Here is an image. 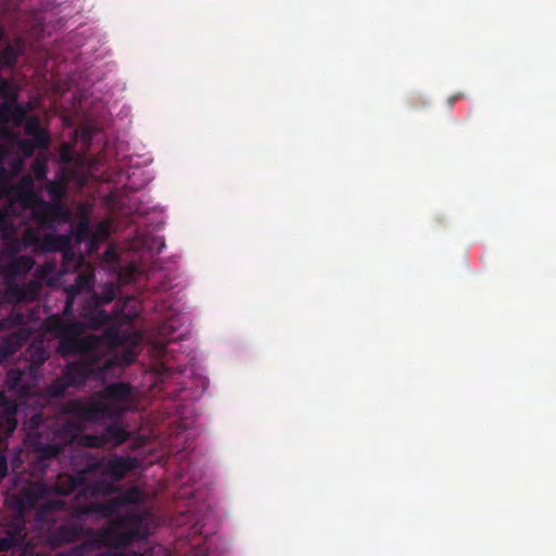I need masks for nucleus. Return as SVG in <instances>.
Segmentation results:
<instances>
[{
    "label": "nucleus",
    "instance_id": "1",
    "mask_svg": "<svg viewBox=\"0 0 556 556\" xmlns=\"http://www.w3.org/2000/svg\"><path fill=\"white\" fill-rule=\"evenodd\" d=\"M56 329L58 353L63 357L79 356V359L67 363L62 371L72 388L85 386L89 378H102L112 369L113 363L103 358V343L119 342L117 328L110 327L102 336L88 334L86 338H79L80 324H59Z\"/></svg>",
    "mask_w": 556,
    "mask_h": 556
},
{
    "label": "nucleus",
    "instance_id": "2",
    "mask_svg": "<svg viewBox=\"0 0 556 556\" xmlns=\"http://www.w3.org/2000/svg\"><path fill=\"white\" fill-rule=\"evenodd\" d=\"M53 493L51 488L41 482H28L16 493L7 497V503L15 513V518L3 525L0 535V552H9L13 547L22 546L26 536L24 516L36 509V518L46 521L50 515L62 511L66 502L61 498H49Z\"/></svg>",
    "mask_w": 556,
    "mask_h": 556
},
{
    "label": "nucleus",
    "instance_id": "3",
    "mask_svg": "<svg viewBox=\"0 0 556 556\" xmlns=\"http://www.w3.org/2000/svg\"><path fill=\"white\" fill-rule=\"evenodd\" d=\"M79 426L75 421H65L58 427H51L45 422L41 414H35L28 420V432L25 444L29 451L28 466L31 475L42 476L64 450V444L56 442L63 439L72 442L76 439Z\"/></svg>",
    "mask_w": 556,
    "mask_h": 556
},
{
    "label": "nucleus",
    "instance_id": "4",
    "mask_svg": "<svg viewBox=\"0 0 556 556\" xmlns=\"http://www.w3.org/2000/svg\"><path fill=\"white\" fill-rule=\"evenodd\" d=\"M149 530L141 515L131 513L111 520L106 528L97 531L93 538L60 552L54 556H128L123 552L101 553L103 546L126 547L134 542L146 541Z\"/></svg>",
    "mask_w": 556,
    "mask_h": 556
},
{
    "label": "nucleus",
    "instance_id": "5",
    "mask_svg": "<svg viewBox=\"0 0 556 556\" xmlns=\"http://www.w3.org/2000/svg\"><path fill=\"white\" fill-rule=\"evenodd\" d=\"M138 466V459L130 456L114 455L110 459H98L88 464L85 468L75 473H60L55 482L51 485L54 494L66 496L76 491V489L86 482L88 475L100 470L103 475L110 477L113 481H122L130 471Z\"/></svg>",
    "mask_w": 556,
    "mask_h": 556
},
{
    "label": "nucleus",
    "instance_id": "6",
    "mask_svg": "<svg viewBox=\"0 0 556 556\" xmlns=\"http://www.w3.org/2000/svg\"><path fill=\"white\" fill-rule=\"evenodd\" d=\"M64 413L77 422H97L103 419L122 417V412L113 404L100 401L94 394L86 400L73 399L64 404Z\"/></svg>",
    "mask_w": 556,
    "mask_h": 556
},
{
    "label": "nucleus",
    "instance_id": "7",
    "mask_svg": "<svg viewBox=\"0 0 556 556\" xmlns=\"http://www.w3.org/2000/svg\"><path fill=\"white\" fill-rule=\"evenodd\" d=\"M139 500V491L135 488L125 493L105 502H89L86 505L75 507L73 517L80 519L88 516H100L109 518L117 514L123 507L137 503Z\"/></svg>",
    "mask_w": 556,
    "mask_h": 556
},
{
    "label": "nucleus",
    "instance_id": "8",
    "mask_svg": "<svg viewBox=\"0 0 556 556\" xmlns=\"http://www.w3.org/2000/svg\"><path fill=\"white\" fill-rule=\"evenodd\" d=\"M81 317L84 320H75V319H63L59 316H51L49 318L48 323V331L53 336L58 337V325L59 324H65V325H72V324H80L83 327V331L79 333V338H84V333L90 329V330H99L104 325H106L111 317L110 315L100 306H93L90 309L85 311L81 314ZM87 336H85L86 338Z\"/></svg>",
    "mask_w": 556,
    "mask_h": 556
},
{
    "label": "nucleus",
    "instance_id": "9",
    "mask_svg": "<svg viewBox=\"0 0 556 556\" xmlns=\"http://www.w3.org/2000/svg\"><path fill=\"white\" fill-rule=\"evenodd\" d=\"M31 218L41 228H52L56 223L65 222L67 213L60 202H47L41 199L31 211Z\"/></svg>",
    "mask_w": 556,
    "mask_h": 556
},
{
    "label": "nucleus",
    "instance_id": "10",
    "mask_svg": "<svg viewBox=\"0 0 556 556\" xmlns=\"http://www.w3.org/2000/svg\"><path fill=\"white\" fill-rule=\"evenodd\" d=\"M132 394V387L127 382H113L96 392L100 401L113 404L124 414L123 404L127 403Z\"/></svg>",
    "mask_w": 556,
    "mask_h": 556
},
{
    "label": "nucleus",
    "instance_id": "11",
    "mask_svg": "<svg viewBox=\"0 0 556 556\" xmlns=\"http://www.w3.org/2000/svg\"><path fill=\"white\" fill-rule=\"evenodd\" d=\"M17 403L0 392V438L11 435L17 426Z\"/></svg>",
    "mask_w": 556,
    "mask_h": 556
},
{
    "label": "nucleus",
    "instance_id": "12",
    "mask_svg": "<svg viewBox=\"0 0 556 556\" xmlns=\"http://www.w3.org/2000/svg\"><path fill=\"white\" fill-rule=\"evenodd\" d=\"M83 532V527L71 522H65L47 533V543L51 547H60L62 545L75 542L81 536Z\"/></svg>",
    "mask_w": 556,
    "mask_h": 556
},
{
    "label": "nucleus",
    "instance_id": "13",
    "mask_svg": "<svg viewBox=\"0 0 556 556\" xmlns=\"http://www.w3.org/2000/svg\"><path fill=\"white\" fill-rule=\"evenodd\" d=\"M33 334L31 329L22 327L8 336L1 338L0 341V364L5 362L9 357L14 355L23 344Z\"/></svg>",
    "mask_w": 556,
    "mask_h": 556
},
{
    "label": "nucleus",
    "instance_id": "14",
    "mask_svg": "<svg viewBox=\"0 0 556 556\" xmlns=\"http://www.w3.org/2000/svg\"><path fill=\"white\" fill-rule=\"evenodd\" d=\"M76 490H78L77 494L75 495V504L73 505L71 509V514L73 515V511L75 507L80 506L79 503L80 500H88V498H96L100 495L106 496L112 494L115 489L113 484L106 480H98L88 483L87 481L79 485Z\"/></svg>",
    "mask_w": 556,
    "mask_h": 556
},
{
    "label": "nucleus",
    "instance_id": "15",
    "mask_svg": "<svg viewBox=\"0 0 556 556\" xmlns=\"http://www.w3.org/2000/svg\"><path fill=\"white\" fill-rule=\"evenodd\" d=\"M41 291V282L33 279L24 285H11L8 288V298L16 303H26L36 301Z\"/></svg>",
    "mask_w": 556,
    "mask_h": 556
},
{
    "label": "nucleus",
    "instance_id": "16",
    "mask_svg": "<svg viewBox=\"0 0 556 556\" xmlns=\"http://www.w3.org/2000/svg\"><path fill=\"white\" fill-rule=\"evenodd\" d=\"M122 341H123V339H122V336L119 334L118 343L111 344L108 341H104V343H103V358L111 361L113 363L112 368H114L115 366L126 367L135 361L136 355L130 350L125 351L121 355H117V354L111 355L110 354V350L119 345L122 343Z\"/></svg>",
    "mask_w": 556,
    "mask_h": 556
},
{
    "label": "nucleus",
    "instance_id": "17",
    "mask_svg": "<svg viewBox=\"0 0 556 556\" xmlns=\"http://www.w3.org/2000/svg\"><path fill=\"white\" fill-rule=\"evenodd\" d=\"M49 357V352L45 348L42 342H34L25 350V359L30 363V368L36 370Z\"/></svg>",
    "mask_w": 556,
    "mask_h": 556
},
{
    "label": "nucleus",
    "instance_id": "18",
    "mask_svg": "<svg viewBox=\"0 0 556 556\" xmlns=\"http://www.w3.org/2000/svg\"><path fill=\"white\" fill-rule=\"evenodd\" d=\"M104 443L112 444L114 446L121 445L129 440L130 433L119 424H112L103 430Z\"/></svg>",
    "mask_w": 556,
    "mask_h": 556
},
{
    "label": "nucleus",
    "instance_id": "19",
    "mask_svg": "<svg viewBox=\"0 0 556 556\" xmlns=\"http://www.w3.org/2000/svg\"><path fill=\"white\" fill-rule=\"evenodd\" d=\"M68 238L63 235L47 233L42 236L39 247L40 252H56L62 251L68 245Z\"/></svg>",
    "mask_w": 556,
    "mask_h": 556
},
{
    "label": "nucleus",
    "instance_id": "20",
    "mask_svg": "<svg viewBox=\"0 0 556 556\" xmlns=\"http://www.w3.org/2000/svg\"><path fill=\"white\" fill-rule=\"evenodd\" d=\"M34 265H35V261L31 256H28V255L15 256L9 263L8 271H9V274H11L13 276L25 275L34 268Z\"/></svg>",
    "mask_w": 556,
    "mask_h": 556
},
{
    "label": "nucleus",
    "instance_id": "21",
    "mask_svg": "<svg viewBox=\"0 0 556 556\" xmlns=\"http://www.w3.org/2000/svg\"><path fill=\"white\" fill-rule=\"evenodd\" d=\"M5 384L10 390L15 391L21 395L26 394L28 390L24 383V374L18 369L10 370L8 372Z\"/></svg>",
    "mask_w": 556,
    "mask_h": 556
},
{
    "label": "nucleus",
    "instance_id": "22",
    "mask_svg": "<svg viewBox=\"0 0 556 556\" xmlns=\"http://www.w3.org/2000/svg\"><path fill=\"white\" fill-rule=\"evenodd\" d=\"M41 199L37 197L35 192H12V199L10 201V206L13 202L20 203L23 210H30L37 205V203Z\"/></svg>",
    "mask_w": 556,
    "mask_h": 556
},
{
    "label": "nucleus",
    "instance_id": "23",
    "mask_svg": "<svg viewBox=\"0 0 556 556\" xmlns=\"http://www.w3.org/2000/svg\"><path fill=\"white\" fill-rule=\"evenodd\" d=\"M92 274H79L75 279V283L68 287L67 292L71 294H77L84 290L88 291L92 289Z\"/></svg>",
    "mask_w": 556,
    "mask_h": 556
},
{
    "label": "nucleus",
    "instance_id": "24",
    "mask_svg": "<svg viewBox=\"0 0 556 556\" xmlns=\"http://www.w3.org/2000/svg\"><path fill=\"white\" fill-rule=\"evenodd\" d=\"M22 327H25V315L20 312H13L0 320V331L14 328L20 329Z\"/></svg>",
    "mask_w": 556,
    "mask_h": 556
},
{
    "label": "nucleus",
    "instance_id": "25",
    "mask_svg": "<svg viewBox=\"0 0 556 556\" xmlns=\"http://www.w3.org/2000/svg\"><path fill=\"white\" fill-rule=\"evenodd\" d=\"M72 388L65 375H62L53 380L47 388V392L51 397H62L66 393L67 389Z\"/></svg>",
    "mask_w": 556,
    "mask_h": 556
},
{
    "label": "nucleus",
    "instance_id": "26",
    "mask_svg": "<svg viewBox=\"0 0 556 556\" xmlns=\"http://www.w3.org/2000/svg\"><path fill=\"white\" fill-rule=\"evenodd\" d=\"M41 238L42 237H40L37 229L27 227L22 235L21 244L25 249L35 248L36 251H38L41 243Z\"/></svg>",
    "mask_w": 556,
    "mask_h": 556
},
{
    "label": "nucleus",
    "instance_id": "27",
    "mask_svg": "<svg viewBox=\"0 0 556 556\" xmlns=\"http://www.w3.org/2000/svg\"><path fill=\"white\" fill-rule=\"evenodd\" d=\"M116 292L113 285H105L100 294L94 293L92 296L96 306H102L111 303L115 299Z\"/></svg>",
    "mask_w": 556,
    "mask_h": 556
},
{
    "label": "nucleus",
    "instance_id": "28",
    "mask_svg": "<svg viewBox=\"0 0 556 556\" xmlns=\"http://www.w3.org/2000/svg\"><path fill=\"white\" fill-rule=\"evenodd\" d=\"M0 97L10 104H15L17 102L18 93L16 88L9 83L8 80H0Z\"/></svg>",
    "mask_w": 556,
    "mask_h": 556
},
{
    "label": "nucleus",
    "instance_id": "29",
    "mask_svg": "<svg viewBox=\"0 0 556 556\" xmlns=\"http://www.w3.org/2000/svg\"><path fill=\"white\" fill-rule=\"evenodd\" d=\"M17 60V51L16 49L8 45L2 50H0V66L12 67Z\"/></svg>",
    "mask_w": 556,
    "mask_h": 556
},
{
    "label": "nucleus",
    "instance_id": "30",
    "mask_svg": "<svg viewBox=\"0 0 556 556\" xmlns=\"http://www.w3.org/2000/svg\"><path fill=\"white\" fill-rule=\"evenodd\" d=\"M79 443L85 447L100 448L105 445L103 433L101 434H83Z\"/></svg>",
    "mask_w": 556,
    "mask_h": 556
},
{
    "label": "nucleus",
    "instance_id": "31",
    "mask_svg": "<svg viewBox=\"0 0 556 556\" xmlns=\"http://www.w3.org/2000/svg\"><path fill=\"white\" fill-rule=\"evenodd\" d=\"M30 170L34 179L38 181L45 180L48 173L47 162L42 159H36L30 166Z\"/></svg>",
    "mask_w": 556,
    "mask_h": 556
},
{
    "label": "nucleus",
    "instance_id": "32",
    "mask_svg": "<svg viewBox=\"0 0 556 556\" xmlns=\"http://www.w3.org/2000/svg\"><path fill=\"white\" fill-rule=\"evenodd\" d=\"M12 192H35L34 178L30 175L23 176L21 180L12 188Z\"/></svg>",
    "mask_w": 556,
    "mask_h": 556
},
{
    "label": "nucleus",
    "instance_id": "33",
    "mask_svg": "<svg viewBox=\"0 0 556 556\" xmlns=\"http://www.w3.org/2000/svg\"><path fill=\"white\" fill-rule=\"evenodd\" d=\"M33 143L36 148L47 149L50 144V136L48 131L40 129L38 132L31 136Z\"/></svg>",
    "mask_w": 556,
    "mask_h": 556
},
{
    "label": "nucleus",
    "instance_id": "34",
    "mask_svg": "<svg viewBox=\"0 0 556 556\" xmlns=\"http://www.w3.org/2000/svg\"><path fill=\"white\" fill-rule=\"evenodd\" d=\"M8 446L4 442H0V481L8 475V459H7Z\"/></svg>",
    "mask_w": 556,
    "mask_h": 556
},
{
    "label": "nucleus",
    "instance_id": "35",
    "mask_svg": "<svg viewBox=\"0 0 556 556\" xmlns=\"http://www.w3.org/2000/svg\"><path fill=\"white\" fill-rule=\"evenodd\" d=\"M39 121L37 117H30L25 125V132L28 136H33L34 134L38 132L40 130Z\"/></svg>",
    "mask_w": 556,
    "mask_h": 556
},
{
    "label": "nucleus",
    "instance_id": "36",
    "mask_svg": "<svg viewBox=\"0 0 556 556\" xmlns=\"http://www.w3.org/2000/svg\"><path fill=\"white\" fill-rule=\"evenodd\" d=\"M48 192L53 199H60L64 195V188L59 182H50L48 186Z\"/></svg>",
    "mask_w": 556,
    "mask_h": 556
},
{
    "label": "nucleus",
    "instance_id": "37",
    "mask_svg": "<svg viewBox=\"0 0 556 556\" xmlns=\"http://www.w3.org/2000/svg\"><path fill=\"white\" fill-rule=\"evenodd\" d=\"M9 211L7 207L0 206V231L7 230L10 226L8 220Z\"/></svg>",
    "mask_w": 556,
    "mask_h": 556
},
{
    "label": "nucleus",
    "instance_id": "38",
    "mask_svg": "<svg viewBox=\"0 0 556 556\" xmlns=\"http://www.w3.org/2000/svg\"><path fill=\"white\" fill-rule=\"evenodd\" d=\"M20 147L25 155H31L35 150V144L30 139H24L21 141Z\"/></svg>",
    "mask_w": 556,
    "mask_h": 556
},
{
    "label": "nucleus",
    "instance_id": "39",
    "mask_svg": "<svg viewBox=\"0 0 556 556\" xmlns=\"http://www.w3.org/2000/svg\"><path fill=\"white\" fill-rule=\"evenodd\" d=\"M75 294H71L68 293V296H67V300L65 301V305H64V309H63V314L65 316H70L72 314V311H73V298H74Z\"/></svg>",
    "mask_w": 556,
    "mask_h": 556
},
{
    "label": "nucleus",
    "instance_id": "40",
    "mask_svg": "<svg viewBox=\"0 0 556 556\" xmlns=\"http://www.w3.org/2000/svg\"><path fill=\"white\" fill-rule=\"evenodd\" d=\"M16 113L20 119L24 116V111L21 108H16Z\"/></svg>",
    "mask_w": 556,
    "mask_h": 556
},
{
    "label": "nucleus",
    "instance_id": "41",
    "mask_svg": "<svg viewBox=\"0 0 556 556\" xmlns=\"http://www.w3.org/2000/svg\"><path fill=\"white\" fill-rule=\"evenodd\" d=\"M455 100H456V98L451 99V101H450V102H451V104H453Z\"/></svg>",
    "mask_w": 556,
    "mask_h": 556
},
{
    "label": "nucleus",
    "instance_id": "42",
    "mask_svg": "<svg viewBox=\"0 0 556 556\" xmlns=\"http://www.w3.org/2000/svg\"><path fill=\"white\" fill-rule=\"evenodd\" d=\"M3 109H4V110H7V111H9V110H10V108H9L8 105H4V108H3Z\"/></svg>",
    "mask_w": 556,
    "mask_h": 556
}]
</instances>
